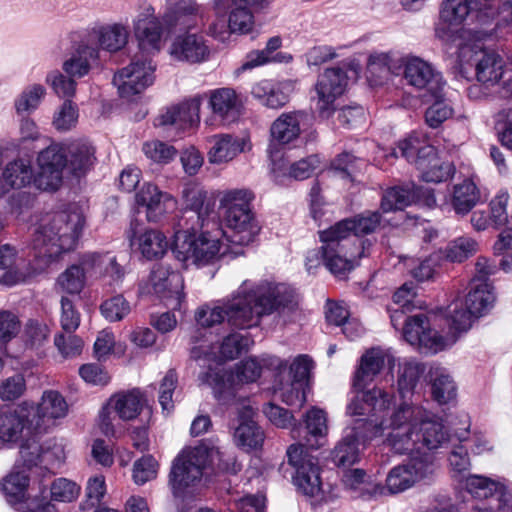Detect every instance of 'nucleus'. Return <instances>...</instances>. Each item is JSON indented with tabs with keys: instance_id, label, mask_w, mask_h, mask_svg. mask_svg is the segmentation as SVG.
<instances>
[{
	"instance_id": "nucleus-1",
	"label": "nucleus",
	"mask_w": 512,
	"mask_h": 512,
	"mask_svg": "<svg viewBox=\"0 0 512 512\" xmlns=\"http://www.w3.org/2000/svg\"><path fill=\"white\" fill-rule=\"evenodd\" d=\"M391 323L397 328L404 323L403 336L412 346L420 351L435 354L456 343L461 334L466 333L473 321L480 314V285L474 283L464 300H456L446 308L445 318L448 325L447 334L441 335L429 327L424 314L405 317L410 310L395 307L389 309Z\"/></svg>"
},
{
	"instance_id": "nucleus-2",
	"label": "nucleus",
	"mask_w": 512,
	"mask_h": 512,
	"mask_svg": "<svg viewBox=\"0 0 512 512\" xmlns=\"http://www.w3.org/2000/svg\"><path fill=\"white\" fill-rule=\"evenodd\" d=\"M224 304L227 323L237 329L258 326L263 316L296 305L292 292L284 285L250 281H244Z\"/></svg>"
},
{
	"instance_id": "nucleus-3",
	"label": "nucleus",
	"mask_w": 512,
	"mask_h": 512,
	"mask_svg": "<svg viewBox=\"0 0 512 512\" xmlns=\"http://www.w3.org/2000/svg\"><path fill=\"white\" fill-rule=\"evenodd\" d=\"M440 18L445 25L435 29L436 37L445 42H452L456 35L450 26H460L458 31L461 43L459 45L460 73L470 79V70L473 77L480 80V35L478 21L480 19V0H445L440 10Z\"/></svg>"
},
{
	"instance_id": "nucleus-4",
	"label": "nucleus",
	"mask_w": 512,
	"mask_h": 512,
	"mask_svg": "<svg viewBox=\"0 0 512 512\" xmlns=\"http://www.w3.org/2000/svg\"><path fill=\"white\" fill-rule=\"evenodd\" d=\"M85 218L77 206L57 212L35 229L31 247L35 257L54 260L74 249L84 227Z\"/></svg>"
},
{
	"instance_id": "nucleus-5",
	"label": "nucleus",
	"mask_w": 512,
	"mask_h": 512,
	"mask_svg": "<svg viewBox=\"0 0 512 512\" xmlns=\"http://www.w3.org/2000/svg\"><path fill=\"white\" fill-rule=\"evenodd\" d=\"M178 230L174 235L171 250L175 258L185 267H198L213 263L220 256L223 229L216 220H202L200 231L195 228Z\"/></svg>"
},
{
	"instance_id": "nucleus-6",
	"label": "nucleus",
	"mask_w": 512,
	"mask_h": 512,
	"mask_svg": "<svg viewBox=\"0 0 512 512\" xmlns=\"http://www.w3.org/2000/svg\"><path fill=\"white\" fill-rule=\"evenodd\" d=\"M222 453L211 443L184 449L173 461L169 474V484L176 497H183L190 488H194L202 479L203 470L218 459V467L228 469L222 462Z\"/></svg>"
},
{
	"instance_id": "nucleus-7",
	"label": "nucleus",
	"mask_w": 512,
	"mask_h": 512,
	"mask_svg": "<svg viewBox=\"0 0 512 512\" xmlns=\"http://www.w3.org/2000/svg\"><path fill=\"white\" fill-rule=\"evenodd\" d=\"M252 199L253 194L246 189L229 190L223 194L220 204L226 209V230H223V236L227 243L246 246L258 235L260 227L250 208Z\"/></svg>"
},
{
	"instance_id": "nucleus-8",
	"label": "nucleus",
	"mask_w": 512,
	"mask_h": 512,
	"mask_svg": "<svg viewBox=\"0 0 512 512\" xmlns=\"http://www.w3.org/2000/svg\"><path fill=\"white\" fill-rule=\"evenodd\" d=\"M399 155L416 166L425 182H443L455 172L452 163L441 161L435 147L416 135H410L399 142L397 149L392 152V156L398 157Z\"/></svg>"
},
{
	"instance_id": "nucleus-9",
	"label": "nucleus",
	"mask_w": 512,
	"mask_h": 512,
	"mask_svg": "<svg viewBox=\"0 0 512 512\" xmlns=\"http://www.w3.org/2000/svg\"><path fill=\"white\" fill-rule=\"evenodd\" d=\"M260 375L261 365L255 359H248L237 365L235 374L209 369L200 374L199 380L202 384L212 387L214 396L222 404H230L237 402L240 398L236 396V381L238 383L254 382Z\"/></svg>"
},
{
	"instance_id": "nucleus-10",
	"label": "nucleus",
	"mask_w": 512,
	"mask_h": 512,
	"mask_svg": "<svg viewBox=\"0 0 512 512\" xmlns=\"http://www.w3.org/2000/svg\"><path fill=\"white\" fill-rule=\"evenodd\" d=\"M288 464L294 469V485L305 495L314 497L321 491L319 466L316 457L303 444H292L286 452Z\"/></svg>"
},
{
	"instance_id": "nucleus-11",
	"label": "nucleus",
	"mask_w": 512,
	"mask_h": 512,
	"mask_svg": "<svg viewBox=\"0 0 512 512\" xmlns=\"http://www.w3.org/2000/svg\"><path fill=\"white\" fill-rule=\"evenodd\" d=\"M403 78L407 85L423 92L424 97H443L446 81L442 73L435 67L416 56H409L402 60Z\"/></svg>"
},
{
	"instance_id": "nucleus-12",
	"label": "nucleus",
	"mask_w": 512,
	"mask_h": 512,
	"mask_svg": "<svg viewBox=\"0 0 512 512\" xmlns=\"http://www.w3.org/2000/svg\"><path fill=\"white\" fill-rule=\"evenodd\" d=\"M155 64L147 55H136L131 63L118 71L113 84L123 98L140 94L154 82Z\"/></svg>"
},
{
	"instance_id": "nucleus-13",
	"label": "nucleus",
	"mask_w": 512,
	"mask_h": 512,
	"mask_svg": "<svg viewBox=\"0 0 512 512\" xmlns=\"http://www.w3.org/2000/svg\"><path fill=\"white\" fill-rule=\"evenodd\" d=\"M39 170L34 185L43 191H56L62 184L63 170L67 167V148L53 143L40 151L37 157Z\"/></svg>"
},
{
	"instance_id": "nucleus-14",
	"label": "nucleus",
	"mask_w": 512,
	"mask_h": 512,
	"mask_svg": "<svg viewBox=\"0 0 512 512\" xmlns=\"http://www.w3.org/2000/svg\"><path fill=\"white\" fill-rule=\"evenodd\" d=\"M320 240L323 243L321 253L326 268L336 277L344 278L354 268L356 249L328 230L320 232Z\"/></svg>"
},
{
	"instance_id": "nucleus-15",
	"label": "nucleus",
	"mask_w": 512,
	"mask_h": 512,
	"mask_svg": "<svg viewBox=\"0 0 512 512\" xmlns=\"http://www.w3.org/2000/svg\"><path fill=\"white\" fill-rule=\"evenodd\" d=\"M348 84L346 72L340 67L326 69L315 84L317 109L322 118H329L335 111V100L341 96Z\"/></svg>"
},
{
	"instance_id": "nucleus-16",
	"label": "nucleus",
	"mask_w": 512,
	"mask_h": 512,
	"mask_svg": "<svg viewBox=\"0 0 512 512\" xmlns=\"http://www.w3.org/2000/svg\"><path fill=\"white\" fill-rule=\"evenodd\" d=\"M237 411L238 425L234 430V441L236 445L245 451L256 450L264 442V432L254 420L255 409L248 398H239L237 402H231Z\"/></svg>"
},
{
	"instance_id": "nucleus-17",
	"label": "nucleus",
	"mask_w": 512,
	"mask_h": 512,
	"mask_svg": "<svg viewBox=\"0 0 512 512\" xmlns=\"http://www.w3.org/2000/svg\"><path fill=\"white\" fill-rule=\"evenodd\" d=\"M37 433L32 418L23 405L0 409V443L8 447L18 444L25 435Z\"/></svg>"
},
{
	"instance_id": "nucleus-18",
	"label": "nucleus",
	"mask_w": 512,
	"mask_h": 512,
	"mask_svg": "<svg viewBox=\"0 0 512 512\" xmlns=\"http://www.w3.org/2000/svg\"><path fill=\"white\" fill-rule=\"evenodd\" d=\"M203 102L201 95H196L183 102L168 107L155 119L157 127H174L178 131H185L197 127L200 123V108Z\"/></svg>"
},
{
	"instance_id": "nucleus-19",
	"label": "nucleus",
	"mask_w": 512,
	"mask_h": 512,
	"mask_svg": "<svg viewBox=\"0 0 512 512\" xmlns=\"http://www.w3.org/2000/svg\"><path fill=\"white\" fill-rule=\"evenodd\" d=\"M432 473L427 457H415L407 463L392 468L386 478V488L391 494L401 493Z\"/></svg>"
},
{
	"instance_id": "nucleus-20",
	"label": "nucleus",
	"mask_w": 512,
	"mask_h": 512,
	"mask_svg": "<svg viewBox=\"0 0 512 512\" xmlns=\"http://www.w3.org/2000/svg\"><path fill=\"white\" fill-rule=\"evenodd\" d=\"M134 35L142 53L150 55L162 48V24L154 15V9L146 6L133 21Z\"/></svg>"
},
{
	"instance_id": "nucleus-21",
	"label": "nucleus",
	"mask_w": 512,
	"mask_h": 512,
	"mask_svg": "<svg viewBox=\"0 0 512 512\" xmlns=\"http://www.w3.org/2000/svg\"><path fill=\"white\" fill-rule=\"evenodd\" d=\"M151 285L156 294L167 300L166 304L173 309H179L184 298L183 278L168 267L155 265L150 275Z\"/></svg>"
},
{
	"instance_id": "nucleus-22",
	"label": "nucleus",
	"mask_w": 512,
	"mask_h": 512,
	"mask_svg": "<svg viewBox=\"0 0 512 512\" xmlns=\"http://www.w3.org/2000/svg\"><path fill=\"white\" fill-rule=\"evenodd\" d=\"M393 403V396L380 388L358 392L347 405L349 416L383 417Z\"/></svg>"
},
{
	"instance_id": "nucleus-23",
	"label": "nucleus",
	"mask_w": 512,
	"mask_h": 512,
	"mask_svg": "<svg viewBox=\"0 0 512 512\" xmlns=\"http://www.w3.org/2000/svg\"><path fill=\"white\" fill-rule=\"evenodd\" d=\"M67 413L68 404L65 398L58 391H45L31 416L32 426L36 432L44 433L56 419L65 417Z\"/></svg>"
},
{
	"instance_id": "nucleus-24",
	"label": "nucleus",
	"mask_w": 512,
	"mask_h": 512,
	"mask_svg": "<svg viewBox=\"0 0 512 512\" xmlns=\"http://www.w3.org/2000/svg\"><path fill=\"white\" fill-rule=\"evenodd\" d=\"M138 206L145 208L147 220L158 222L168 211L175 209L176 200L153 183H144L135 196Z\"/></svg>"
},
{
	"instance_id": "nucleus-25",
	"label": "nucleus",
	"mask_w": 512,
	"mask_h": 512,
	"mask_svg": "<svg viewBox=\"0 0 512 512\" xmlns=\"http://www.w3.org/2000/svg\"><path fill=\"white\" fill-rule=\"evenodd\" d=\"M170 54L176 60L195 64L209 59L210 48L203 35L186 33L174 39Z\"/></svg>"
},
{
	"instance_id": "nucleus-26",
	"label": "nucleus",
	"mask_w": 512,
	"mask_h": 512,
	"mask_svg": "<svg viewBox=\"0 0 512 512\" xmlns=\"http://www.w3.org/2000/svg\"><path fill=\"white\" fill-rule=\"evenodd\" d=\"M381 218L378 211H366L352 218L341 220L327 230L350 243L351 235L359 237L375 232L380 225Z\"/></svg>"
},
{
	"instance_id": "nucleus-27",
	"label": "nucleus",
	"mask_w": 512,
	"mask_h": 512,
	"mask_svg": "<svg viewBox=\"0 0 512 512\" xmlns=\"http://www.w3.org/2000/svg\"><path fill=\"white\" fill-rule=\"evenodd\" d=\"M482 512H512V493L505 479L482 476Z\"/></svg>"
},
{
	"instance_id": "nucleus-28",
	"label": "nucleus",
	"mask_w": 512,
	"mask_h": 512,
	"mask_svg": "<svg viewBox=\"0 0 512 512\" xmlns=\"http://www.w3.org/2000/svg\"><path fill=\"white\" fill-rule=\"evenodd\" d=\"M200 18L193 0H168L163 22L169 31L184 30L195 27Z\"/></svg>"
},
{
	"instance_id": "nucleus-29",
	"label": "nucleus",
	"mask_w": 512,
	"mask_h": 512,
	"mask_svg": "<svg viewBox=\"0 0 512 512\" xmlns=\"http://www.w3.org/2000/svg\"><path fill=\"white\" fill-rule=\"evenodd\" d=\"M0 284L14 286L25 282L30 276L27 261L18 255L16 248L10 244L0 246Z\"/></svg>"
},
{
	"instance_id": "nucleus-30",
	"label": "nucleus",
	"mask_w": 512,
	"mask_h": 512,
	"mask_svg": "<svg viewBox=\"0 0 512 512\" xmlns=\"http://www.w3.org/2000/svg\"><path fill=\"white\" fill-rule=\"evenodd\" d=\"M241 100L232 88L224 87L210 91L209 107L224 123L234 122L240 114Z\"/></svg>"
},
{
	"instance_id": "nucleus-31",
	"label": "nucleus",
	"mask_w": 512,
	"mask_h": 512,
	"mask_svg": "<svg viewBox=\"0 0 512 512\" xmlns=\"http://www.w3.org/2000/svg\"><path fill=\"white\" fill-rule=\"evenodd\" d=\"M291 85L288 82L261 80L253 85L251 94L270 109H280L289 102Z\"/></svg>"
},
{
	"instance_id": "nucleus-32",
	"label": "nucleus",
	"mask_w": 512,
	"mask_h": 512,
	"mask_svg": "<svg viewBox=\"0 0 512 512\" xmlns=\"http://www.w3.org/2000/svg\"><path fill=\"white\" fill-rule=\"evenodd\" d=\"M212 146L208 160L212 164H222L233 160L244 151L246 141L231 134H219L211 137Z\"/></svg>"
},
{
	"instance_id": "nucleus-33",
	"label": "nucleus",
	"mask_w": 512,
	"mask_h": 512,
	"mask_svg": "<svg viewBox=\"0 0 512 512\" xmlns=\"http://www.w3.org/2000/svg\"><path fill=\"white\" fill-rule=\"evenodd\" d=\"M304 114L300 111L282 113L270 127V135L279 144H288L300 135V122Z\"/></svg>"
},
{
	"instance_id": "nucleus-34",
	"label": "nucleus",
	"mask_w": 512,
	"mask_h": 512,
	"mask_svg": "<svg viewBox=\"0 0 512 512\" xmlns=\"http://www.w3.org/2000/svg\"><path fill=\"white\" fill-rule=\"evenodd\" d=\"M386 354L379 348H372L366 351L360 359V365L354 377L353 385L356 389L362 390L385 365Z\"/></svg>"
},
{
	"instance_id": "nucleus-35",
	"label": "nucleus",
	"mask_w": 512,
	"mask_h": 512,
	"mask_svg": "<svg viewBox=\"0 0 512 512\" xmlns=\"http://www.w3.org/2000/svg\"><path fill=\"white\" fill-rule=\"evenodd\" d=\"M419 432L420 453L424 448L434 450L447 440V432L442 423L426 410V415L420 420L417 427Z\"/></svg>"
},
{
	"instance_id": "nucleus-36",
	"label": "nucleus",
	"mask_w": 512,
	"mask_h": 512,
	"mask_svg": "<svg viewBox=\"0 0 512 512\" xmlns=\"http://www.w3.org/2000/svg\"><path fill=\"white\" fill-rule=\"evenodd\" d=\"M109 405L121 420L130 421L142 411L144 398L139 390L133 389L113 394L109 398Z\"/></svg>"
},
{
	"instance_id": "nucleus-37",
	"label": "nucleus",
	"mask_w": 512,
	"mask_h": 512,
	"mask_svg": "<svg viewBox=\"0 0 512 512\" xmlns=\"http://www.w3.org/2000/svg\"><path fill=\"white\" fill-rule=\"evenodd\" d=\"M419 432L415 425L407 427H396L388 434L386 438L387 445L397 454L420 453Z\"/></svg>"
},
{
	"instance_id": "nucleus-38",
	"label": "nucleus",
	"mask_w": 512,
	"mask_h": 512,
	"mask_svg": "<svg viewBox=\"0 0 512 512\" xmlns=\"http://www.w3.org/2000/svg\"><path fill=\"white\" fill-rule=\"evenodd\" d=\"M34 175L30 161L16 159L9 162L2 172V185L10 188L20 189L34 183Z\"/></svg>"
},
{
	"instance_id": "nucleus-39",
	"label": "nucleus",
	"mask_w": 512,
	"mask_h": 512,
	"mask_svg": "<svg viewBox=\"0 0 512 512\" xmlns=\"http://www.w3.org/2000/svg\"><path fill=\"white\" fill-rule=\"evenodd\" d=\"M94 152V148L86 142L71 143L67 147V168L78 177L86 174L94 164Z\"/></svg>"
},
{
	"instance_id": "nucleus-40",
	"label": "nucleus",
	"mask_w": 512,
	"mask_h": 512,
	"mask_svg": "<svg viewBox=\"0 0 512 512\" xmlns=\"http://www.w3.org/2000/svg\"><path fill=\"white\" fill-rule=\"evenodd\" d=\"M360 457V442L350 432H346L331 451L333 463L343 469L359 462Z\"/></svg>"
},
{
	"instance_id": "nucleus-41",
	"label": "nucleus",
	"mask_w": 512,
	"mask_h": 512,
	"mask_svg": "<svg viewBox=\"0 0 512 512\" xmlns=\"http://www.w3.org/2000/svg\"><path fill=\"white\" fill-rule=\"evenodd\" d=\"M344 486L355 493V497L369 499L379 493L382 488L371 481L363 469H352L344 472L342 477Z\"/></svg>"
},
{
	"instance_id": "nucleus-42",
	"label": "nucleus",
	"mask_w": 512,
	"mask_h": 512,
	"mask_svg": "<svg viewBox=\"0 0 512 512\" xmlns=\"http://www.w3.org/2000/svg\"><path fill=\"white\" fill-rule=\"evenodd\" d=\"M431 394L439 404H447L456 397V385L452 377L442 367L432 368L429 372Z\"/></svg>"
},
{
	"instance_id": "nucleus-43",
	"label": "nucleus",
	"mask_w": 512,
	"mask_h": 512,
	"mask_svg": "<svg viewBox=\"0 0 512 512\" xmlns=\"http://www.w3.org/2000/svg\"><path fill=\"white\" fill-rule=\"evenodd\" d=\"M29 476L25 471H11L1 481V491L7 502L18 504L25 500L29 486Z\"/></svg>"
},
{
	"instance_id": "nucleus-44",
	"label": "nucleus",
	"mask_w": 512,
	"mask_h": 512,
	"mask_svg": "<svg viewBox=\"0 0 512 512\" xmlns=\"http://www.w3.org/2000/svg\"><path fill=\"white\" fill-rule=\"evenodd\" d=\"M96 33L100 47L109 52L121 50L128 42L129 32L122 24L101 26Z\"/></svg>"
},
{
	"instance_id": "nucleus-45",
	"label": "nucleus",
	"mask_w": 512,
	"mask_h": 512,
	"mask_svg": "<svg viewBox=\"0 0 512 512\" xmlns=\"http://www.w3.org/2000/svg\"><path fill=\"white\" fill-rule=\"evenodd\" d=\"M98 57V51L88 45H80L69 59L64 61L63 70L70 77H83L89 72L91 59Z\"/></svg>"
},
{
	"instance_id": "nucleus-46",
	"label": "nucleus",
	"mask_w": 512,
	"mask_h": 512,
	"mask_svg": "<svg viewBox=\"0 0 512 512\" xmlns=\"http://www.w3.org/2000/svg\"><path fill=\"white\" fill-rule=\"evenodd\" d=\"M423 372V365L413 359H406L399 365L397 384L403 399L413 393Z\"/></svg>"
},
{
	"instance_id": "nucleus-47",
	"label": "nucleus",
	"mask_w": 512,
	"mask_h": 512,
	"mask_svg": "<svg viewBox=\"0 0 512 512\" xmlns=\"http://www.w3.org/2000/svg\"><path fill=\"white\" fill-rule=\"evenodd\" d=\"M419 196L412 187H392L384 193L381 200V209L387 213L394 210H403Z\"/></svg>"
},
{
	"instance_id": "nucleus-48",
	"label": "nucleus",
	"mask_w": 512,
	"mask_h": 512,
	"mask_svg": "<svg viewBox=\"0 0 512 512\" xmlns=\"http://www.w3.org/2000/svg\"><path fill=\"white\" fill-rule=\"evenodd\" d=\"M425 415L426 409L422 406L403 401L393 410L390 416V426L392 429L396 427H407L410 425H415V428H417L418 423Z\"/></svg>"
},
{
	"instance_id": "nucleus-49",
	"label": "nucleus",
	"mask_w": 512,
	"mask_h": 512,
	"mask_svg": "<svg viewBox=\"0 0 512 512\" xmlns=\"http://www.w3.org/2000/svg\"><path fill=\"white\" fill-rule=\"evenodd\" d=\"M504 60L494 51L482 46V86H493L503 76Z\"/></svg>"
},
{
	"instance_id": "nucleus-50",
	"label": "nucleus",
	"mask_w": 512,
	"mask_h": 512,
	"mask_svg": "<svg viewBox=\"0 0 512 512\" xmlns=\"http://www.w3.org/2000/svg\"><path fill=\"white\" fill-rule=\"evenodd\" d=\"M41 434L32 432L30 435H25L24 439L19 442L21 458L28 468L46 462L48 451L43 449L38 440V436Z\"/></svg>"
},
{
	"instance_id": "nucleus-51",
	"label": "nucleus",
	"mask_w": 512,
	"mask_h": 512,
	"mask_svg": "<svg viewBox=\"0 0 512 512\" xmlns=\"http://www.w3.org/2000/svg\"><path fill=\"white\" fill-rule=\"evenodd\" d=\"M505 6L506 3L501 6L499 0H482V41L493 36L498 37V17Z\"/></svg>"
},
{
	"instance_id": "nucleus-52",
	"label": "nucleus",
	"mask_w": 512,
	"mask_h": 512,
	"mask_svg": "<svg viewBox=\"0 0 512 512\" xmlns=\"http://www.w3.org/2000/svg\"><path fill=\"white\" fill-rule=\"evenodd\" d=\"M139 248L145 258L156 259L165 254L168 242L162 232L147 230L139 238Z\"/></svg>"
},
{
	"instance_id": "nucleus-53",
	"label": "nucleus",
	"mask_w": 512,
	"mask_h": 512,
	"mask_svg": "<svg viewBox=\"0 0 512 512\" xmlns=\"http://www.w3.org/2000/svg\"><path fill=\"white\" fill-rule=\"evenodd\" d=\"M380 416H367V418H357L351 423L350 433L361 443L370 441L380 436L383 432V420L378 421ZM383 417H381L382 419Z\"/></svg>"
},
{
	"instance_id": "nucleus-54",
	"label": "nucleus",
	"mask_w": 512,
	"mask_h": 512,
	"mask_svg": "<svg viewBox=\"0 0 512 512\" xmlns=\"http://www.w3.org/2000/svg\"><path fill=\"white\" fill-rule=\"evenodd\" d=\"M183 198L187 207L185 214L188 215V219H196L199 226L202 225V220H211L210 218H204V215L208 212L207 207L203 211L206 198L204 191L195 187H187L183 190Z\"/></svg>"
},
{
	"instance_id": "nucleus-55",
	"label": "nucleus",
	"mask_w": 512,
	"mask_h": 512,
	"mask_svg": "<svg viewBox=\"0 0 512 512\" xmlns=\"http://www.w3.org/2000/svg\"><path fill=\"white\" fill-rule=\"evenodd\" d=\"M85 280L84 268L73 264L58 276L56 285L68 294H79L85 286Z\"/></svg>"
},
{
	"instance_id": "nucleus-56",
	"label": "nucleus",
	"mask_w": 512,
	"mask_h": 512,
	"mask_svg": "<svg viewBox=\"0 0 512 512\" xmlns=\"http://www.w3.org/2000/svg\"><path fill=\"white\" fill-rule=\"evenodd\" d=\"M477 187L470 181L465 180L462 184L456 185L453 194V206L457 213H468L477 202Z\"/></svg>"
},
{
	"instance_id": "nucleus-57",
	"label": "nucleus",
	"mask_w": 512,
	"mask_h": 512,
	"mask_svg": "<svg viewBox=\"0 0 512 512\" xmlns=\"http://www.w3.org/2000/svg\"><path fill=\"white\" fill-rule=\"evenodd\" d=\"M282 45V40L279 36L271 37L264 49L253 50L249 52L245 58V61L241 65V70H249L255 67L264 65L274 60L272 53L279 49Z\"/></svg>"
},
{
	"instance_id": "nucleus-58",
	"label": "nucleus",
	"mask_w": 512,
	"mask_h": 512,
	"mask_svg": "<svg viewBox=\"0 0 512 512\" xmlns=\"http://www.w3.org/2000/svg\"><path fill=\"white\" fill-rule=\"evenodd\" d=\"M142 151L148 159L162 165L170 163L177 155V150L174 146L160 140L145 142L142 146Z\"/></svg>"
},
{
	"instance_id": "nucleus-59",
	"label": "nucleus",
	"mask_w": 512,
	"mask_h": 512,
	"mask_svg": "<svg viewBox=\"0 0 512 512\" xmlns=\"http://www.w3.org/2000/svg\"><path fill=\"white\" fill-rule=\"evenodd\" d=\"M45 94L46 89L41 84L26 87L15 100L17 113H29L37 109Z\"/></svg>"
},
{
	"instance_id": "nucleus-60",
	"label": "nucleus",
	"mask_w": 512,
	"mask_h": 512,
	"mask_svg": "<svg viewBox=\"0 0 512 512\" xmlns=\"http://www.w3.org/2000/svg\"><path fill=\"white\" fill-rule=\"evenodd\" d=\"M78 108L70 99H66L55 111L52 124L58 131H68L76 126Z\"/></svg>"
},
{
	"instance_id": "nucleus-61",
	"label": "nucleus",
	"mask_w": 512,
	"mask_h": 512,
	"mask_svg": "<svg viewBox=\"0 0 512 512\" xmlns=\"http://www.w3.org/2000/svg\"><path fill=\"white\" fill-rule=\"evenodd\" d=\"M101 314L110 322L121 321L130 313V305L122 295L111 297L100 306Z\"/></svg>"
},
{
	"instance_id": "nucleus-62",
	"label": "nucleus",
	"mask_w": 512,
	"mask_h": 512,
	"mask_svg": "<svg viewBox=\"0 0 512 512\" xmlns=\"http://www.w3.org/2000/svg\"><path fill=\"white\" fill-rule=\"evenodd\" d=\"M477 248L476 241L470 238H458L445 249V257L451 262H463L470 257Z\"/></svg>"
},
{
	"instance_id": "nucleus-63",
	"label": "nucleus",
	"mask_w": 512,
	"mask_h": 512,
	"mask_svg": "<svg viewBox=\"0 0 512 512\" xmlns=\"http://www.w3.org/2000/svg\"><path fill=\"white\" fill-rule=\"evenodd\" d=\"M249 338L239 334L231 333L226 336L220 346V354L225 360H233L247 351Z\"/></svg>"
},
{
	"instance_id": "nucleus-64",
	"label": "nucleus",
	"mask_w": 512,
	"mask_h": 512,
	"mask_svg": "<svg viewBox=\"0 0 512 512\" xmlns=\"http://www.w3.org/2000/svg\"><path fill=\"white\" fill-rule=\"evenodd\" d=\"M51 498L58 502H72L80 493V486L66 478L56 479L50 488Z\"/></svg>"
}]
</instances>
